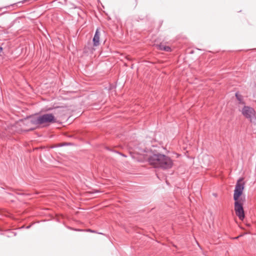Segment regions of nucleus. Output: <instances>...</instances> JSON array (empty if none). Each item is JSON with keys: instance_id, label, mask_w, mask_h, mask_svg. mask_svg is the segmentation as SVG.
I'll return each instance as SVG.
<instances>
[{"instance_id": "obj_1", "label": "nucleus", "mask_w": 256, "mask_h": 256, "mask_svg": "<svg viewBox=\"0 0 256 256\" xmlns=\"http://www.w3.org/2000/svg\"><path fill=\"white\" fill-rule=\"evenodd\" d=\"M243 180V178H240L238 180L235 186L234 194V211L236 215L238 217L239 219L242 220L244 219L245 216L243 208L244 199L240 197L244 186Z\"/></svg>"}, {"instance_id": "obj_2", "label": "nucleus", "mask_w": 256, "mask_h": 256, "mask_svg": "<svg viewBox=\"0 0 256 256\" xmlns=\"http://www.w3.org/2000/svg\"><path fill=\"white\" fill-rule=\"evenodd\" d=\"M56 119L52 114H46L36 117L34 121L35 124H43L50 123H54Z\"/></svg>"}, {"instance_id": "obj_3", "label": "nucleus", "mask_w": 256, "mask_h": 256, "mask_svg": "<svg viewBox=\"0 0 256 256\" xmlns=\"http://www.w3.org/2000/svg\"><path fill=\"white\" fill-rule=\"evenodd\" d=\"M163 154H156L150 156L148 158L149 164L154 168H158L162 160Z\"/></svg>"}, {"instance_id": "obj_4", "label": "nucleus", "mask_w": 256, "mask_h": 256, "mask_svg": "<svg viewBox=\"0 0 256 256\" xmlns=\"http://www.w3.org/2000/svg\"><path fill=\"white\" fill-rule=\"evenodd\" d=\"M162 160L160 165H159V168H162L164 170L170 169L172 168L173 166V162L172 160L168 156L162 154Z\"/></svg>"}, {"instance_id": "obj_5", "label": "nucleus", "mask_w": 256, "mask_h": 256, "mask_svg": "<svg viewBox=\"0 0 256 256\" xmlns=\"http://www.w3.org/2000/svg\"><path fill=\"white\" fill-rule=\"evenodd\" d=\"M242 113L246 118L251 121L252 118L255 116L256 112L252 107L244 106L242 110Z\"/></svg>"}, {"instance_id": "obj_6", "label": "nucleus", "mask_w": 256, "mask_h": 256, "mask_svg": "<svg viewBox=\"0 0 256 256\" xmlns=\"http://www.w3.org/2000/svg\"><path fill=\"white\" fill-rule=\"evenodd\" d=\"M100 32L98 28L96 29L94 36L92 39L94 46H95L100 45Z\"/></svg>"}, {"instance_id": "obj_7", "label": "nucleus", "mask_w": 256, "mask_h": 256, "mask_svg": "<svg viewBox=\"0 0 256 256\" xmlns=\"http://www.w3.org/2000/svg\"><path fill=\"white\" fill-rule=\"evenodd\" d=\"M158 48L162 50H164L166 52H170L171 51V48L168 46H166L164 44H160L158 46Z\"/></svg>"}, {"instance_id": "obj_8", "label": "nucleus", "mask_w": 256, "mask_h": 256, "mask_svg": "<svg viewBox=\"0 0 256 256\" xmlns=\"http://www.w3.org/2000/svg\"><path fill=\"white\" fill-rule=\"evenodd\" d=\"M236 96L237 98V100L240 102V103L244 104L242 102V96L239 94L238 92L236 94Z\"/></svg>"}, {"instance_id": "obj_9", "label": "nucleus", "mask_w": 256, "mask_h": 256, "mask_svg": "<svg viewBox=\"0 0 256 256\" xmlns=\"http://www.w3.org/2000/svg\"><path fill=\"white\" fill-rule=\"evenodd\" d=\"M86 231L94 233L96 232L94 230H92L90 229H88L86 230Z\"/></svg>"}, {"instance_id": "obj_10", "label": "nucleus", "mask_w": 256, "mask_h": 256, "mask_svg": "<svg viewBox=\"0 0 256 256\" xmlns=\"http://www.w3.org/2000/svg\"><path fill=\"white\" fill-rule=\"evenodd\" d=\"M2 48L1 46H0V53L2 52Z\"/></svg>"}, {"instance_id": "obj_11", "label": "nucleus", "mask_w": 256, "mask_h": 256, "mask_svg": "<svg viewBox=\"0 0 256 256\" xmlns=\"http://www.w3.org/2000/svg\"><path fill=\"white\" fill-rule=\"evenodd\" d=\"M78 230V231H80V230L81 231L82 230Z\"/></svg>"}]
</instances>
